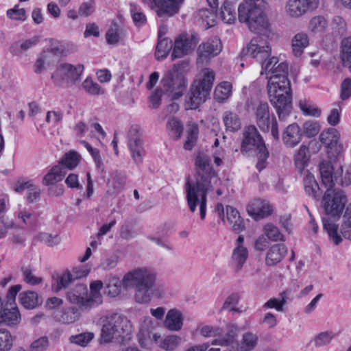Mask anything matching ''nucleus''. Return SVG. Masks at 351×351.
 Instances as JSON below:
<instances>
[{
  "label": "nucleus",
  "mask_w": 351,
  "mask_h": 351,
  "mask_svg": "<svg viewBox=\"0 0 351 351\" xmlns=\"http://www.w3.org/2000/svg\"><path fill=\"white\" fill-rule=\"evenodd\" d=\"M197 177L195 183H186V201L191 212L199 207L200 219L204 220L206 215L207 194L213 191L219 182L216 172L210 165V156L204 152L197 154L195 158Z\"/></svg>",
  "instance_id": "1"
},
{
  "label": "nucleus",
  "mask_w": 351,
  "mask_h": 351,
  "mask_svg": "<svg viewBox=\"0 0 351 351\" xmlns=\"http://www.w3.org/2000/svg\"><path fill=\"white\" fill-rule=\"evenodd\" d=\"M267 7V0H243L238 7L239 21L246 23L253 32L267 31L270 26L265 14Z\"/></svg>",
  "instance_id": "2"
},
{
  "label": "nucleus",
  "mask_w": 351,
  "mask_h": 351,
  "mask_svg": "<svg viewBox=\"0 0 351 351\" xmlns=\"http://www.w3.org/2000/svg\"><path fill=\"white\" fill-rule=\"evenodd\" d=\"M132 332V324L127 317L114 313L104 321L101 341L109 343L121 338L123 341H128L131 339Z\"/></svg>",
  "instance_id": "3"
},
{
  "label": "nucleus",
  "mask_w": 351,
  "mask_h": 351,
  "mask_svg": "<svg viewBox=\"0 0 351 351\" xmlns=\"http://www.w3.org/2000/svg\"><path fill=\"white\" fill-rule=\"evenodd\" d=\"M241 152L246 154L251 151L258 152L256 169L261 171L265 168L269 152L265 146L263 138L254 125L245 127L242 133Z\"/></svg>",
  "instance_id": "4"
},
{
  "label": "nucleus",
  "mask_w": 351,
  "mask_h": 351,
  "mask_svg": "<svg viewBox=\"0 0 351 351\" xmlns=\"http://www.w3.org/2000/svg\"><path fill=\"white\" fill-rule=\"evenodd\" d=\"M156 279L155 271L149 267H137L126 273L123 285L128 287H154Z\"/></svg>",
  "instance_id": "5"
},
{
  "label": "nucleus",
  "mask_w": 351,
  "mask_h": 351,
  "mask_svg": "<svg viewBox=\"0 0 351 351\" xmlns=\"http://www.w3.org/2000/svg\"><path fill=\"white\" fill-rule=\"evenodd\" d=\"M346 197L343 191L328 187L322 199V204L327 215L332 217H339L345 207Z\"/></svg>",
  "instance_id": "6"
},
{
  "label": "nucleus",
  "mask_w": 351,
  "mask_h": 351,
  "mask_svg": "<svg viewBox=\"0 0 351 351\" xmlns=\"http://www.w3.org/2000/svg\"><path fill=\"white\" fill-rule=\"evenodd\" d=\"M84 71V65H73L69 63L60 64L51 76L54 83L58 85L75 84L80 80Z\"/></svg>",
  "instance_id": "7"
},
{
  "label": "nucleus",
  "mask_w": 351,
  "mask_h": 351,
  "mask_svg": "<svg viewBox=\"0 0 351 351\" xmlns=\"http://www.w3.org/2000/svg\"><path fill=\"white\" fill-rule=\"evenodd\" d=\"M271 53V47L269 41L261 36L253 38L241 51L243 56L252 57L259 62L269 58Z\"/></svg>",
  "instance_id": "8"
},
{
  "label": "nucleus",
  "mask_w": 351,
  "mask_h": 351,
  "mask_svg": "<svg viewBox=\"0 0 351 351\" xmlns=\"http://www.w3.org/2000/svg\"><path fill=\"white\" fill-rule=\"evenodd\" d=\"M187 81L181 73L169 71L161 80L162 90L171 94L173 99H179L185 90Z\"/></svg>",
  "instance_id": "9"
},
{
  "label": "nucleus",
  "mask_w": 351,
  "mask_h": 351,
  "mask_svg": "<svg viewBox=\"0 0 351 351\" xmlns=\"http://www.w3.org/2000/svg\"><path fill=\"white\" fill-rule=\"evenodd\" d=\"M221 49L222 44L219 37L213 36L209 38L197 48V64L201 66L206 64L212 58L217 56Z\"/></svg>",
  "instance_id": "10"
},
{
  "label": "nucleus",
  "mask_w": 351,
  "mask_h": 351,
  "mask_svg": "<svg viewBox=\"0 0 351 351\" xmlns=\"http://www.w3.org/2000/svg\"><path fill=\"white\" fill-rule=\"evenodd\" d=\"M152 9L154 10L159 17H171L178 14L184 0H142Z\"/></svg>",
  "instance_id": "11"
},
{
  "label": "nucleus",
  "mask_w": 351,
  "mask_h": 351,
  "mask_svg": "<svg viewBox=\"0 0 351 351\" xmlns=\"http://www.w3.org/2000/svg\"><path fill=\"white\" fill-rule=\"evenodd\" d=\"M340 134L333 128L322 132L319 135L321 143L326 147L330 158H337L343 152V146L339 143Z\"/></svg>",
  "instance_id": "12"
},
{
  "label": "nucleus",
  "mask_w": 351,
  "mask_h": 351,
  "mask_svg": "<svg viewBox=\"0 0 351 351\" xmlns=\"http://www.w3.org/2000/svg\"><path fill=\"white\" fill-rule=\"evenodd\" d=\"M198 40L196 34H182L180 35L174 42L171 53L172 59L180 58L189 54L196 47Z\"/></svg>",
  "instance_id": "13"
},
{
  "label": "nucleus",
  "mask_w": 351,
  "mask_h": 351,
  "mask_svg": "<svg viewBox=\"0 0 351 351\" xmlns=\"http://www.w3.org/2000/svg\"><path fill=\"white\" fill-rule=\"evenodd\" d=\"M141 137L140 127L137 125H132L128 133V147L133 160L137 165L143 162L145 154L143 143Z\"/></svg>",
  "instance_id": "14"
},
{
  "label": "nucleus",
  "mask_w": 351,
  "mask_h": 351,
  "mask_svg": "<svg viewBox=\"0 0 351 351\" xmlns=\"http://www.w3.org/2000/svg\"><path fill=\"white\" fill-rule=\"evenodd\" d=\"M319 0H288L285 6L287 15L292 18H299L308 11L316 10Z\"/></svg>",
  "instance_id": "15"
},
{
  "label": "nucleus",
  "mask_w": 351,
  "mask_h": 351,
  "mask_svg": "<svg viewBox=\"0 0 351 351\" xmlns=\"http://www.w3.org/2000/svg\"><path fill=\"white\" fill-rule=\"evenodd\" d=\"M268 95L270 102L276 110L279 119H285L289 114L292 109L291 92Z\"/></svg>",
  "instance_id": "16"
},
{
  "label": "nucleus",
  "mask_w": 351,
  "mask_h": 351,
  "mask_svg": "<svg viewBox=\"0 0 351 351\" xmlns=\"http://www.w3.org/2000/svg\"><path fill=\"white\" fill-rule=\"evenodd\" d=\"M66 299L70 303L77 304L80 310L88 311L93 306L86 305L89 300L88 290L86 285L77 284L66 293Z\"/></svg>",
  "instance_id": "17"
},
{
  "label": "nucleus",
  "mask_w": 351,
  "mask_h": 351,
  "mask_svg": "<svg viewBox=\"0 0 351 351\" xmlns=\"http://www.w3.org/2000/svg\"><path fill=\"white\" fill-rule=\"evenodd\" d=\"M210 93L204 88L198 86L194 82L191 84L190 90L185 97V108L189 109H196L204 104Z\"/></svg>",
  "instance_id": "18"
},
{
  "label": "nucleus",
  "mask_w": 351,
  "mask_h": 351,
  "mask_svg": "<svg viewBox=\"0 0 351 351\" xmlns=\"http://www.w3.org/2000/svg\"><path fill=\"white\" fill-rule=\"evenodd\" d=\"M247 211L250 216L258 221L271 215L273 209L268 201L258 198L249 203Z\"/></svg>",
  "instance_id": "19"
},
{
  "label": "nucleus",
  "mask_w": 351,
  "mask_h": 351,
  "mask_svg": "<svg viewBox=\"0 0 351 351\" xmlns=\"http://www.w3.org/2000/svg\"><path fill=\"white\" fill-rule=\"evenodd\" d=\"M267 77L268 78V95H273L277 93L291 92V84L288 77H276V75Z\"/></svg>",
  "instance_id": "20"
},
{
  "label": "nucleus",
  "mask_w": 351,
  "mask_h": 351,
  "mask_svg": "<svg viewBox=\"0 0 351 351\" xmlns=\"http://www.w3.org/2000/svg\"><path fill=\"white\" fill-rule=\"evenodd\" d=\"M302 132L297 123L288 125L283 132L282 141L284 144L290 148L295 147L302 138Z\"/></svg>",
  "instance_id": "21"
},
{
  "label": "nucleus",
  "mask_w": 351,
  "mask_h": 351,
  "mask_svg": "<svg viewBox=\"0 0 351 351\" xmlns=\"http://www.w3.org/2000/svg\"><path fill=\"white\" fill-rule=\"evenodd\" d=\"M256 124L264 132H268L270 127L269 108L266 102H260L255 111Z\"/></svg>",
  "instance_id": "22"
},
{
  "label": "nucleus",
  "mask_w": 351,
  "mask_h": 351,
  "mask_svg": "<svg viewBox=\"0 0 351 351\" xmlns=\"http://www.w3.org/2000/svg\"><path fill=\"white\" fill-rule=\"evenodd\" d=\"M287 253V249L283 244H274L268 250L265 264L267 266H274L282 261Z\"/></svg>",
  "instance_id": "23"
},
{
  "label": "nucleus",
  "mask_w": 351,
  "mask_h": 351,
  "mask_svg": "<svg viewBox=\"0 0 351 351\" xmlns=\"http://www.w3.org/2000/svg\"><path fill=\"white\" fill-rule=\"evenodd\" d=\"M183 322L182 313L178 309L172 308L166 315L164 326L171 331H179L182 327Z\"/></svg>",
  "instance_id": "24"
},
{
  "label": "nucleus",
  "mask_w": 351,
  "mask_h": 351,
  "mask_svg": "<svg viewBox=\"0 0 351 351\" xmlns=\"http://www.w3.org/2000/svg\"><path fill=\"white\" fill-rule=\"evenodd\" d=\"M226 219L234 232L239 233L245 230L244 221L237 209L231 206H226Z\"/></svg>",
  "instance_id": "25"
},
{
  "label": "nucleus",
  "mask_w": 351,
  "mask_h": 351,
  "mask_svg": "<svg viewBox=\"0 0 351 351\" xmlns=\"http://www.w3.org/2000/svg\"><path fill=\"white\" fill-rule=\"evenodd\" d=\"M238 327L235 324H229L227 327V331L220 335L213 343V344L221 346H232L234 344L237 345V337L238 335Z\"/></svg>",
  "instance_id": "26"
},
{
  "label": "nucleus",
  "mask_w": 351,
  "mask_h": 351,
  "mask_svg": "<svg viewBox=\"0 0 351 351\" xmlns=\"http://www.w3.org/2000/svg\"><path fill=\"white\" fill-rule=\"evenodd\" d=\"M319 169L322 184L326 188L334 186V178H336V175L334 173V167L331 162L328 160H323L319 165Z\"/></svg>",
  "instance_id": "27"
},
{
  "label": "nucleus",
  "mask_w": 351,
  "mask_h": 351,
  "mask_svg": "<svg viewBox=\"0 0 351 351\" xmlns=\"http://www.w3.org/2000/svg\"><path fill=\"white\" fill-rule=\"evenodd\" d=\"M66 175L64 167L61 165L53 166L48 173L43 177L42 183L45 186L56 184L57 182L63 180Z\"/></svg>",
  "instance_id": "28"
},
{
  "label": "nucleus",
  "mask_w": 351,
  "mask_h": 351,
  "mask_svg": "<svg viewBox=\"0 0 351 351\" xmlns=\"http://www.w3.org/2000/svg\"><path fill=\"white\" fill-rule=\"evenodd\" d=\"M222 121L226 130L232 132H237L241 127V120L237 113L226 110L223 113Z\"/></svg>",
  "instance_id": "29"
},
{
  "label": "nucleus",
  "mask_w": 351,
  "mask_h": 351,
  "mask_svg": "<svg viewBox=\"0 0 351 351\" xmlns=\"http://www.w3.org/2000/svg\"><path fill=\"white\" fill-rule=\"evenodd\" d=\"M103 282L101 280H96L90 285V293H88L89 300L86 301V305L97 307L103 302L102 295L100 293L103 287Z\"/></svg>",
  "instance_id": "30"
},
{
  "label": "nucleus",
  "mask_w": 351,
  "mask_h": 351,
  "mask_svg": "<svg viewBox=\"0 0 351 351\" xmlns=\"http://www.w3.org/2000/svg\"><path fill=\"white\" fill-rule=\"evenodd\" d=\"M21 304L27 309H34L42 304L36 292L27 291L19 294Z\"/></svg>",
  "instance_id": "31"
},
{
  "label": "nucleus",
  "mask_w": 351,
  "mask_h": 351,
  "mask_svg": "<svg viewBox=\"0 0 351 351\" xmlns=\"http://www.w3.org/2000/svg\"><path fill=\"white\" fill-rule=\"evenodd\" d=\"M21 320V314L17 307L11 309L4 308L0 311V324L4 323L8 326L18 324Z\"/></svg>",
  "instance_id": "32"
},
{
  "label": "nucleus",
  "mask_w": 351,
  "mask_h": 351,
  "mask_svg": "<svg viewBox=\"0 0 351 351\" xmlns=\"http://www.w3.org/2000/svg\"><path fill=\"white\" fill-rule=\"evenodd\" d=\"M39 40L40 39L38 36H34L29 39L21 42H15L12 44L10 47V53L14 56H20L24 51L28 50L34 45H36L39 42Z\"/></svg>",
  "instance_id": "33"
},
{
  "label": "nucleus",
  "mask_w": 351,
  "mask_h": 351,
  "mask_svg": "<svg viewBox=\"0 0 351 351\" xmlns=\"http://www.w3.org/2000/svg\"><path fill=\"white\" fill-rule=\"evenodd\" d=\"M219 16L221 20L228 24L236 21L235 5L231 1L226 0L220 8Z\"/></svg>",
  "instance_id": "34"
},
{
  "label": "nucleus",
  "mask_w": 351,
  "mask_h": 351,
  "mask_svg": "<svg viewBox=\"0 0 351 351\" xmlns=\"http://www.w3.org/2000/svg\"><path fill=\"white\" fill-rule=\"evenodd\" d=\"M308 45L306 34L298 33L292 39V51L295 57H300L303 53L304 48Z\"/></svg>",
  "instance_id": "35"
},
{
  "label": "nucleus",
  "mask_w": 351,
  "mask_h": 351,
  "mask_svg": "<svg viewBox=\"0 0 351 351\" xmlns=\"http://www.w3.org/2000/svg\"><path fill=\"white\" fill-rule=\"evenodd\" d=\"M304 185L306 194L313 199H318L321 196L319 186L315 180L313 174L308 173L304 178Z\"/></svg>",
  "instance_id": "36"
},
{
  "label": "nucleus",
  "mask_w": 351,
  "mask_h": 351,
  "mask_svg": "<svg viewBox=\"0 0 351 351\" xmlns=\"http://www.w3.org/2000/svg\"><path fill=\"white\" fill-rule=\"evenodd\" d=\"M134 289V300L138 304H148L152 300L153 287H132Z\"/></svg>",
  "instance_id": "37"
},
{
  "label": "nucleus",
  "mask_w": 351,
  "mask_h": 351,
  "mask_svg": "<svg viewBox=\"0 0 351 351\" xmlns=\"http://www.w3.org/2000/svg\"><path fill=\"white\" fill-rule=\"evenodd\" d=\"M25 190L27 192V199L29 203L35 202L39 199L40 190L37 186L29 182H25L18 186L15 189L19 193Z\"/></svg>",
  "instance_id": "38"
},
{
  "label": "nucleus",
  "mask_w": 351,
  "mask_h": 351,
  "mask_svg": "<svg viewBox=\"0 0 351 351\" xmlns=\"http://www.w3.org/2000/svg\"><path fill=\"white\" fill-rule=\"evenodd\" d=\"M172 48V43L166 38H162V32L159 31L158 33V42L156 46V51L155 53L157 60H162L165 58L171 49Z\"/></svg>",
  "instance_id": "39"
},
{
  "label": "nucleus",
  "mask_w": 351,
  "mask_h": 351,
  "mask_svg": "<svg viewBox=\"0 0 351 351\" xmlns=\"http://www.w3.org/2000/svg\"><path fill=\"white\" fill-rule=\"evenodd\" d=\"M248 256L247 250L245 247L236 246L233 250L232 259L236 271H239L241 269L243 264L246 261Z\"/></svg>",
  "instance_id": "40"
},
{
  "label": "nucleus",
  "mask_w": 351,
  "mask_h": 351,
  "mask_svg": "<svg viewBox=\"0 0 351 351\" xmlns=\"http://www.w3.org/2000/svg\"><path fill=\"white\" fill-rule=\"evenodd\" d=\"M202 74L203 77L201 80H195L193 82L210 93L215 80V73L213 70L205 68L202 69Z\"/></svg>",
  "instance_id": "41"
},
{
  "label": "nucleus",
  "mask_w": 351,
  "mask_h": 351,
  "mask_svg": "<svg viewBox=\"0 0 351 351\" xmlns=\"http://www.w3.org/2000/svg\"><path fill=\"white\" fill-rule=\"evenodd\" d=\"M54 60L51 58L50 52H41L37 56L36 60L34 64V71L39 74L46 69L47 66L53 63Z\"/></svg>",
  "instance_id": "42"
},
{
  "label": "nucleus",
  "mask_w": 351,
  "mask_h": 351,
  "mask_svg": "<svg viewBox=\"0 0 351 351\" xmlns=\"http://www.w3.org/2000/svg\"><path fill=\"white\" fill-rule=\"evenodd\" d=\"M328 23L323 16L313 17L308 23V29L315 34H322L328 28Z\"/></svg>",
  "instance_id": "43"
},
{
  "label": "nucleus",
  "mask_w": 351,
  "mask_h": 351,
  "mask_svg": "<svg viewBox=\"0 0 351 351\" xmlns=\"http://www.w3.org/2000/svg\"><path fill=\"white\" fill-rule=\"evenodd\" d=\"M81 156L78 153L71 151L64 154L58 165L64 167V171H66V169H73L78 165Z\"/></svg>",
  "instance_id": "44"
},
{
  "label": "nucleus",
  "mask_w": 351,
  "mask_h": 351,
  "mask_svg": "<svg viewBox=\"0 0 351 351\" xmlns=\"http://www.w3.org/2000/svg\"><path fill=\"white\" fill-rule=\"evenodd\" d=\"M180 341L181 338L179 336L171 335L160 340L158 347L166 351H173L179 346Z\"/></svg>",
  "instance_id": "45"
},
{
  "label": "nucleus",
  "mask_w": 351,
  "mask_h": 351,
  "mask_svg": "<svg viewBox=\"0 0 351 351\" xmlns=\"http://www.w3.org/2000/svg\"><path fill=\"white\" fill-rule=\"evenodd\" d=\"M232 85L228 82H223L219 84L215 89V99L219 101H223L227 99L231 94Z\"/></svg>",
  "instance_id": "46"
},
{
  "label": "nucleus",
  "mask_w": 351,
  "mask_h": 351,
  "mask_svg": "<svg viewBox=\"0 0 351 351\" xmlns=\"http://www.w3.org/2000/svg\"><path fill=\"white\" fill-rule=\"evenodd\" d=\"M308 148L304 145H302L294 155L295 165L297 168L302 170L304 168L306 163L308 160Z\"/></svg>",
  "instance_id": "47"
},
{
  "label": "nucleus",
  "mask_w": 351,
  "mask_h": 351,
  "mask_svg": "<svg viewBox=\"0 0 351 351\" xmlns=\"http://www.w3.org/2000/svg\"><path fill=\"white\" fill-rule=\"evenodd\" d=\"M216 11L207 8L199 9L197 12V18L201 20L207 28L214 25L216 18Z\"/></svg>",
  "instance_id": "48"
},
{
  "label": "nucleus",
  "mask_w": 351,
  "mask_h": 351,
  "mask_svg": "<svg viewBox=\"0 0 351 351\" xmlns=\"http://www.w3.org/2000/svg\"><path fill=\"white\" fill-rule=\"evenodd\" d=\"M122 285L123 280L121 281L119 278L116 276H112L106 283L105 288L106 293L111 297H116L121 293Z\"/></svg>",
  "instance_id": "49"
},
{
  "label": "nucleus",
  "mask_w": 351,
  "mask_h": 351,
  "mask_svg": "<svg viewBox=\"0 0 351 351\" xmlns=\"http://www.w3.org/2000/svg\"><path fill=\"white\" fill-rule=\"evenodd\" d=\"M341 58L344 66L351 64V36L346 38L341 41Z\"/></svg>",
  "instance_id": "50"
},
{
  "label": "nucleus",
  "mask_w": 351,
  "mask_h": 351,
  "mask_svg": "<svg viewBox=\"0 0 351 351\" xmlns=\"http://www.w3.org/2000/svg\"><path fill=\"white\" fill-rule=\"evenodd\" d=\"M93 337L94 333L86 332L71 336L69 337V341L71 343L85 347L91 341Z\"/></svg>",
  "instance_id": "51"
},
{
  "label": "nucleus",
  "mask_w": 351,
  "mask_h": 351,
  "mask_svg": "<svg viewBox=\"0 0 351 351\" xmlns=\"http://www.w3.org/2000/svg\"><path fill=\"white\" fill-rule=\"evenodd\" d=\"M323 226L324 230H326L329 237L332 239L335 245H338L341 241V237L337 233V226L331 223L329 220L323 219Z\"/></svg>",
  "instance_id": "52"
},
{
  "label": "nucleus",
  "mask_w": 351,
  "mask_h": 351,
  "mask_svg": "<svg viewBox=\"0 0 351 351\" xmlns=\"http://www.w3.org/2000/svg\"><path fill=\"white\" fill-rule=\"evenodd\" d=\"M80 315V314L77 308L70 307L62 312L60 320L64 324H71L77 321Z\"/></svg>",
  "instance_id": "53"
},
{
  "label": "nucleus",
  "mask_w": 351,
  "mask_h": 351,
  "mask_svg": "<svg viewBox=\"0 0 351 351\" xmlns=\"http://www.w3.org/2000/svg\"><path fill=\"white\" fill-rule=\"evenodd\" d=\"M331 26L333 34L336 36H342L346 33L347 25L341 16H334L332 20Z\"/></svg>",
  "instance_id": "54"
},
{
  "label": "nucleus",
  "mask_w": 351,
  "mask_h": 351,
  "mask_svg": "<svg viewBox=\"0 0 351 351\" xmlns=\"http://www.w3.org/2000/svg\"><path fill=\"white\" fill-rule=\"evenodd\" d=\"M299 106L304 115L318 117L321 114L320 109L306 100H300Z\"/></svg>",
  "instance_id": "55"
},
{
  "label": "nucleus",
  "mask_w": 351,
  "mask_h": 351,
  "mask_svg": "<svg viewBox=\"0 0 351 351\" xmlns=\"http://www.w3.org/2000/svg\"><path fill=\"white\" fill-rule=\"evenodd\" d=\"M258 343V337L251 332H245L242 337V349L247 351L252 350Z\"/></svg>",
  "instance_id": "56"
},
{
  "label": "nucleus",
  "mask_w": 351,
  "mask_h": 351,
  "mask_svg": "<svg viewBox=\"0 0 351 351\" xmlns=\"http://www.w3.org/2000/svg\"><path fill=\"white\" fill-rule=\"evenodd\" d=\"M167 128L170 131V134L176 139H178L181 136L183 131L180 122L175 118H172L167 121Z\"/></svg>",
  "instance_id": "57"
},
{
  "label": "nucleus",
  "mask_w": 351,
  "mask_h": 351,
  "mask_svg": "<svg viewBox=\"0 0 351 351\" xmlns=\"http://www.w3.org/2000/svg\"><path fill=\"white\" fill-rule=\"evenodd\" d=\"M12 347V337L10 332L5 329H0V351H8Z\"/></svg>",
  "instance_id": "58"
},
{
  "label": "nucleus",
  "mask_w": 351,
  "mask_h": 351,
  "mask_svg": "<svg viewBox=\"0 0 351 351\" xmlns=\"http://www.w3.org/2000/svg\"><path fill=\"white\" fill-rule=\"evenodd\" d=\"M83 88L90 95H102L104 90L101 86L93 81L91 78L87 77L82 84Z\"/></svg>",
  "instance_id": "59"
},
{
  "label": "nucleus",
  "mask_w": 351,
  "mask_h": 351,
  "mask_svg": "<svg viewBox=\"0 0 351 351\" xmlns=\"http://www.w3.org/2000/svg\"><path fill=\"white\" fill-rule=\"evenodd\" d=\"M75 280V278H73L71 275V271H65L57 280V285L55 288L56 291L58 292L62 289L68 287Z\"/></svg>",
  "instance_id": "60"
},
{
  "label": "nucleus",
  "mask_w": 351,
  "mask_h": 351,
  "mask_svg": "<svg viewBox=\"0 0 351 351\" xmlns=\"http://www.w3.org/2000/svg\"><path fill=\"white\" fill-rule=\"evenodd\" d=\"M320 130V125L316 121H307L303 124V133L308 137L316 136Z\"/></svg>",
  "instance_id": "61"
},
{
  "label": "nucleus",
  "mask_w": 351,
  "mask_h": 351,
  "mask_svg": "<svg viewBox=\"0 0 351 351\" xmlns=\"http://www.w3.org/2000/svg\"><path fill=\"white\" fill-rule=\"evenodd\" d=\"M106 39L109 45H117L120 40L119 26L112 23L106 34Z\"/></svg>",
  "instance_id": "62"
},
{
  "label": "nucleus",
  "mask_w": 351,
  "mask_h": 351,
  "mask_svg": "<svg viewBox=\"0 0 351 351\" xmlns=\"http://www.w3.org/2000/svg\"><path fill=\"white\" fill-rule=\"evenodd\" d=\"M265 232L267 238L274 241H284V237L278 228L271 223L265 226Z\"/></svg>",
  "instance_id": "63"
},
{
  "label": "nucleus",
  "mask_w": 351,
  "mask_h": 351,
  "mask_svg": "<svg viewBox=\"0 0 351 351\" xmlns=\"http://www.w3.org/2000/svg\"><path fill=\"white\" fill-rule=\"evenodd\" d=\"M281 299L278 300L277 298H273L269 300L265 304L264 307L269 308H276L278 311H283V306L287 302V296L286 293L283 292L280 294Z\"/></svg>",
  "instance_id": "64"
}]
</instances>
